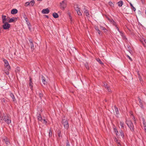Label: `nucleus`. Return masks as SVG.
Here are the masks:
<instances>
[{
	"label": "nucleus",
	"instance_id": "obj_1",
	"mask_svg": "<svg viewBox=\"0 0 146 146\" xmlns=\"http://www.w3.org/2000/svg\"><path fill=\"white\" fill-rule=\"evenodd\" d=\"M0 119L4 121L8 124H9L11 123V120L9 115L4 113L1 115L0 113Z\"/></svg>",
	"mask_w": 146,
	"mask_h": 146
},
{
	"label": "nucleus",
	"instance_id": "obj_2",
	"mask_svg": "<svg viewBox=\"0 0 146 146\" xmlns=\"http://www.w3.org/2000/svg\"><path fill=\"white\" fill-rule=\"evenodd\" d=\"M126 123L132 132H134V127L132 122L130 121H126Z\"/></svg>",
	"mask_w": 146,
	"mask_h": 146
},
{
	"label": "nucleus",
	"instance_id": "obj_3",
	"mask_svg": "<svg viewBox=\"0 0 146 146\" xmlns=\"http://www.w3.org/2000/svg\"><path fill=\"white\" fill-rule=\"evenodd\" d=\"M62 123L66 129H67L68 128L69 125L68 122L67 120L66 119L65 117H64L63 118Z\"/></svg>",
	"mask_w": 146,
	"mask_h": 146
},
{
	"label": "nucleus",
	"instance_id": "obj_4",
	"mask_svg": "<svg viewBox=\"0 0 146 146\" xmlns=\"http://www.w3.org/2000/svg\"><path fill=\"white\" fill-rule=\"evenodd\" d=\"M60 8L63 10H64L67 6L66 1H63L60 3Z\"/></svg>",
	"mask_w": 146,
	"mask_h": 146
},
{
	"label": "nucleus",
	"instance_id": "obj_5",
	"mask_svg": "<svg viewBox=\"0 0 146 146\" xmlns=\"http://www.w3.org/2000/svg\"><path fill=\"white\" fill-rule=\"evenodd\" d=\"M4 61L5 63V69H7L8 70H10V67L7 61L4 59Z\"/></svg>",
	"mask_w": 146,
	"mask_h": 146
},
{
	"label": "nucleus",
	"instance_id": "obj_6",
	"mask_svg": "<svg viewBox=\"0 0 146 146\" xmlns=\"http://www.w3.org/2000/svg\"><path fill=\"white\" fill-rule=\"evenodd\" d=\"M4 23V24L3 26V29L5 30L9 29L10 27V25L7 22Z\"/></svg>",
	"mask_w": 146,
	"mask_h": 146
},
{
	"label": "nucleus",
	"instance_id": "obj_7",
	"mask_svg": "<svg viewBox=\"0 0 146 146\" xmlns=\"http://www.w3.org/2000/svg\"><path fill=\"white\" fill-rule=\"evenodd\" d=\"M3 141L5 142L6 146H9L10 145V143L7 137H5V138L3 139Z\"/></svg>",
	"mask_w": 146,
	"mask_h": 146
},
{
	"label": "nucleus",
	"instance_id": "obj_8",
	"mask_svg": "<svg viewBox=\"0 0 146 146\" xmlns=\"http://www.w3.org/2000/svg\"><path fill=\"white\" fill-rule=\"evenodd\" d=\"M109 20V19H108ZM111 23L113 25H114L116 27V28L117 29V31H119V29L117 27L116 23L113 20H110Z\"/></svg>",
	"mask_w": 146,
	"mask_h": 146
},
{
	"label": "nucleus",
	"instance_id": "obj_9",
	"mask_svg": "<svg viewBox=\"0 0 146 146\" xmlns=\"http://www.w3.org/2000/svg\"><path fill=\"white\" fill-rule=\"evenodd\" d=\"M42 13L43 14H48L49 12V10L48 8L43 9L42 11Z\"/></svg>",
	"mask_w": 146,
	"mask_h": 146
},
{
	"label": "nucleus",
	"instance_id": "obj_10",
	"mask_svg": "<svg viewBox=\"0 0 146 146\" xmlns=\"http://www.w3.org/2000/svg\"><path fill=\"white\" fill-rule=\"evenodd\" d=\"M33 83L32 82V79L30 78V80H29V86L30 87V89L31 90H33Z\"/></svg>",
	"mask_w": 146,
	"mask_h": 146
},
{
	"label": "nucleus",
	"instance_id": "obj_11",
	"mask_svg": "<svg viewBox=\"0 0 146 146\" xmlns=\"http://www.w3.org/2000/svg\"><path fill=\"white\" fill-rule=\"evenodd\" d=\"M6 16L5 15H3L2 16V19L3 23H5L7 22V19L6 18Z\"/></svg>",
	"mask_w": 146,
	"mask_h": 146
},
{
	"label": "nucleus",
	"instance_id": "obj_12",
	"mask_svg": "<svg viewBox=\"0 0 146 146\" xmlns=\"http://www.w3.org/2000/svg\"><path fill=\"white\" fill-rule=\"evenodd\" d=\"M18 12L17 10L16 9H13L11 10V13L12 14H16Z\"/></svg>",
	"mask_w": 146,
	"mask_h": 146
},
{
	"label": "nucleus",
	"instance_id": "obj_13",
	"mask_svg": "<svg viewBox=\"0 0 146 146\" xmlns=\"http://www.w3.org/2000/svg\"><path fill=\"white\" fill-rule=\"evenodd\" d=\"M41 80H42V82L44 84H45L46 83V82L45 81V78L43 76H42V77H41Z\"/></svg>",
	"mask_w": 146,
	"mask_h": 146
},
{
	"label": "nucleus",
	"instance_id": "obj_14",
	"mask_svg": "<svg viewBox=\"0 0 146 146\" xmlns=\"http://www.w3.org/2000/svg\"><path fill=\"white\" fill-rule=\"evenodd\" d=\"M118 31L120 35H121V36L123 38L126 39L125 36L124 35L123 32L120 31L119 30V31Z\"/></svg>",
	"mask_w": 146,
	"mask_h": 146
},
{
	"label": "nucleus",
	"instance_id": "obj_15",
	"mask_svg": "<svg viewBox=\"0 0 146 146\" xmlns=\"http://www.w3.org/2000/svg\"><path fill=\"white\" fill-rule=\"evenodd\" d=\"M10 95L11 97L12 98L13 101L14 102H15V101L16 100L13 94L12 93H11L10 94Z\"/></svg>",
	"mask_w": 146,
	"mask_h": 146
},
{
	"label": "nucleus",
	"instance_id": "obj_16",
	"mask_svg": "<svg viewBox=\"0 0 146 146\" xmlns=\"http://www.w3.org/2000/svg\"><path fill=\"white\" fill-rule=\"evenodd\" d=\"M118 6L119 7H121L123 5V2L121 1H120L117 3Z\"/></svg>",
	"mask_w": 146,
	"mask_h": 146
},
{
	"label": "nucleus",
	"instance_id": "obj_17",
	"mask_svg": "<svg viewBox=\"0 0 146 146\" xmlns=\"http://www.w3.org/2000/svg\"><path fill=\"white\" fill-rule=\"evenodd\" d=\"M52 15L55 18H56L58 17V15L56 13H53L52 14Z\"/></svg>",
	"mask_w": 146,
	"mask_h": 146
},
{
	"label": "nucleus",
	"instance_id": "obj_18",
	"mask_svg": "<svg viewBox=\"0 0 146 146\" xmlns=\"http://www.w3.org/2000/svg\"><path fill=\"white\" fill-rule=\"evenodd\" d=\"M39 121H42V119L40 115L39 114L37 117Z\"/></svg>",
	"mask_w": 146,
	"mask_h": 146
},
{
	"label": "nucleus",
	"instance_id": "obj_19",
	"mask_svg": "<svg viewBox=\"0 0 146 146\" xmlns=\"http://www.w3.org/2000/svg\"><path fill=\"white\" fill-rule=\"evenodd\" d=\"M15 18L14 17L10 19L8 22L9 23L13 22L15 21Z\"/></svg>",
	"mask_w": 146,
	"mask_h": 146
},
{
	"label": "nucleus",
	"instance_id": "obj_20",
	"mask_svg": "<svg viewBox=\"0 0 146 146\" xmlns=\"http://www.w3.org/2000/svg\"><path fill=\"white\" fill-rule=\"evenodd\" d=\"M120 125L121 127L122 128L124 129V124L123 122L120 121Z\"/></svg>",
	"mask_w": 146,
	"mask_h": 146
},
{
	"label": "nucleus",
	"instance_id": "obj_21",
	"mask_svg": "<svg viewBox=\"0 0 146 146\" xmlns=\"http://www.w3.org/2000/svg\"><path fill=\"white\" fill-rule=\"evenodd\" d=\"M95 29L97 31L99 35H100L101 34V32L98 29V27H95Z\"/></svg>",
	"mask_w": 146,
	"mask_h": 146
},
{
	"label": "nucleus",
	"instance_id": "obj_22",
	"mask_svg": "<svg viewBox=\"0 0 146 146\" xmlns=\"http://www.w3.org/2000/svg\"><path fill=\"white\" fill-rule=\"evenodd\" d=\"M119 132L120 133L122 137L123 138L124 136L123 132L122 131V130H120Z\"/></svg>",
	"mask_w": 146,
	"mask_h": 146
},
{
	"label": "nucleus",
	"instance_id": "obj_23",
	"mask_svg": "<svg viewBox=\"0 0 146 146\" xmlns=\"http://www.w3.org/2000/svg\"><path fill=\"white\" fill-rule=\"evenodd\" d=\"M84 13L86 14V15L87 17L89 15V12L87 10H85L84 11Z\"/></svg>",
	"mask_w": 146,
	"mask_h": 146
},
{
	"label": "nucleus",
	"instance_id": "obj_24",
	"mask_svg": "<svg viewBox=\"0 0 146 146\" xmlns=\"http://www.w3.org/2000/svg\"><path fill=\"white\" fill-rule=\"evenodd\" d=\"M77 12V13L80 16H81L82 15V13L81 12H80V9L79 10H78L77 11H76Z\"/></svg>",
	"mask_w": 146,
	"mask_h": 146
},
{
	"label": "nucleus",
	"instance_id": "obj_25",
	"mask_svg": "<svg viewBox=\"0 0 146 146\" xmlns=\"http://www.w3.org/2000/svg\"><path fill=\"white\" fill-rule=\"evenodd\" d=\"M35 3V1L34 0H33L31 1L30 3V4L32 6H33Z\"/></svg>",
	"mask_w": 146,
	"mask_h": 146
},
{
	"label": "nucleus",
	"instance_id": "obj_26",
	"mask_svg": "<svg viewBox=\"0 0 146 146\" xmlns=\"http://www.w3.org/2000/svg\"><path fill=\"white\" fill-rule=\"evenodd\" d=\"M97 61L100 64H103V63L101 61L100 59L98 58L97 59Z\"/></svg>",
	"mask_w": 146,
	"mask_h": 146
},
{
	"label": "nucleus",
	"instance_id": "obj_27",
	"mask_svg": "<svg viewBox=\"0 0 146 146\" xmlns=\"http://www.w3.org/2000/svg\"><path fill=\"white\" fill-rule=\"evenodd\" d=\"M114 131L116 133V135L117 136L118 135L117 133H118V131L116 128H114Z\"/></svg>",
	"mask_w": 146,
	"mask_h": 146
},
{
	"label": "nucleus",
	"instance_id": "obj_28",
	"mask_svg": "<svg viewBox=\"0 0 146 146\" xmlns=\"http://www.w3.org/2000/svg\"><path fill=\"white\" fill-rule=\"evenodd\" d=\"M4 70L5 71V73H6V74L7 75H8L9 74V70H7V69H5Z\"/></svg>",
	"mask_w": 146,
	"mask_h": 146
},
{
	"label": "nucleus",
	"instance_id": "obj_29",
	"mask_svg": "<svg viewBox=\"0 0 146 146\" xmlns=\"http://www.w3.org/2000/svg\"><path fill=\"white\" fill-rule=\"evenodd\" d=\"M130 4L131 6L133 8V11H135L136 10L135 8L133 6L132 4L131 3H130Z\"/></svg>",
	"mask_w": 146,
	"mask_h": 146
},
{
	"label": "nucleus",
	"instance_id": "obj_30",
	"mask_svg": "<svg viewBox=\"0 0 146 146\" xmlns=\"http://www.w3.org/2000/svg\"><path fill=\"white\" fill-rule=\"evenodd\" d=\"M52 131L50 129L49 130V137H51L52 136Z\"/></svg>",
	"mask_w": 146,
	"mask_h": 146
},
{
	"label": "nucleus",
	"instance_id": "obj_31",
	"mask_svg": "<svg viewBox=\"0 0 146 146\" xmlns=\"http://www.w3.org/2000/svg\"><path fill=\"white\" fill-rule=\"evenodd\" d=\"M130 113L131 115L132 116V119H133L134 121H135V118L134 116H133V115L132 114V112H131V111L130 112Z\"/></svg>",
	"mask_w": 146,
	"mask_h": 146
},
{
	"label": "nucleus",
	"instance_id": "obj_32",
	"mask_svg": "<svg viewBox=\"0 0 146 146\" xmlns=\"http://www.w3.org/2000/svg\"><path fill=\"white\" fill-rule=\"evenodd\" d=\"M109 5L111 6L112 7L113 6V4L111 2H109Z\"/></svg>",
	"mask_w": 146,
	"mask_h": 146
},
{
	"label": "nucleus",
	"instance_id": "obj_33",
	"mask_svg": "<svg viewBox=\"0 0 146 146\" xmlns=\"http://www.w3.org/2000/svg\"><path fill=\"white\" fill-rule=\"evenodd\" d=\"M100 27L101 29L103 31H106V29L104 27H103L101 26H100Z\"/></svg>",
	"mask_w": 146,
	"mask_h": 146
},
{
	"label": "nucleus",
	"instance_id": "obj_34",
	"mask_svg": "<svg viewBox=\"0 0 146 146\" xmlns=\"http://www.w3.org/2000/svg\"><path fill=\"white\" fill-rule=\"evenodd\" d=\"M44 124H46L47 123V121L45 119H42V121Z\"/></svg>",
	"mask_w": 146,
	"mask_h": 146
},
{
	"label": "nucleus",
	"instance_id": "obj_35",
	"mask_svg": "<svg viewBox=\"0 0 146 146\" xmlns=\"http://www.w3.org/2000/svg\"><path fill=\"white\" fill-rule=\"evenodd\" d=\"M58 136L59 137H62V135H61V133L60 131L58 132Z\"/></svg>",
	"mask_w": 146,
	"mask_h": 146
},
{
	"label": "nucleus",
	"instance_id": "obj_36",
	"mask_svg": "<svg viewBox=\"0 0 146 146\" xmlns=\"http://www.w3.org/2000/svg\"><path fill=\"white\" fill-rule=\"evenodd\" d=\"M30 5V3L29 2H26L25 5V6H27L29 5Z\"/></svg>",
	"mask_w": 146,
	"mask_h": 146
},
{
	"label": "nucleus",
	"instance_id": "obj_37",
	"mask_svg": "<svg viewBox=\"0 0 146 146\" xmlns=\"http://www.w3.org/2000/svg\"><path fill=\"white\" fill-rule=\"evenodd\" d=\"M30 45L31 46V48L32 49H34V46L33 43V44H30Z\"/></svg>",
	"mask_w": 146,
	"mask_h": 146
},
{
	"label": "nucleus",
	"instance_id": "obj_38",
	"mask_svg": "<svg viewBox=\"0 0 146 146\" xmlns=\"http://www.w3.org/2000/svg\"><path fill=\"white\" fill-rule=\"evenodd\" d=\"M106 88L107 89V90L108 91V92H111V90L110 88L109 87H108V86Z\"/></svg>",
	"mask_w": 146,
	"mask_h": 146
},
{
	"label": "nucleus",
	"instance_id": "obj_39",
	"mask_svg": "<svg viewBox=\"0 0 146 146\" xmlns=\"http://www.w3.org/2000/svg\"><path fill=\"white\" fill-rule=\"evenodd\" d=\"M103 86L106 88V87L108 86H107V84L106 83H105V82H104V83H103Z\"/></svg>",
	"mask_w": 146,
	"mask_h": 146
},
{
	"label": "nucleus",
	"instance_id": "obj_40",
	"mask_svg": "<svg viewBox=\"0 0 146 146\" xmlns=\"http://www.w3.org/2000/svg\"><path fill=\"white\" fill-rule=\"evenodd\" d=\"M66 145V146H70V145L69 143L68 140L67 141Z\"/></svg>",
	"mask_w": 146,
	"mask_h": 146
},
{
	"label": "nucleus",
	"instance_id": "obj_41",
	"mask_svg": "<svg viewBox=\"0 0 146 146\" xmlns=\"http://www.w3.org/2000/svg\"><path fill=\"white\" fill-rule=\"evenodd\" d=\"M75 9L76 11L78 10H79L80 9V8L77 5L76 7L75 8Z\"/></svg>",
	"mask_w": 146,
	"mask_h": 146
},
{
	"label": "nucleus",
	"instance_id": "obj_42",
	"mask_svg": "<svg viewBox=\"0 0 146 146\" xmlns=\"http://www.w3.org/2000/svg\"><path fill=\"white\" fill-rule=\"evenodd\" d=\"M39 97L41 98L43 96V94L41 93H39Z\"/></svg>",
	"mask_w": 146,
	"mask_h": 146
},
{
	"label": "nucleus",
	"instance_id": "obj_43",
	"mask_svg": "<svg viewBox=\"0 0 146 146\" xmlns=\"http://www.w3.org/2000/svg\"><path fill=\"white\" fill-rule=\"evenodd\" d=\"M26 23L27 25L28 26H31V24L28 21L27 22H26Z\"/></svg>",
	"mask_w": 146,
	"mask_h": 146
},
{
	"label": "nucleus",
	"instance_id": "obj_44",
	"mask_svg": "<svg viewBox=\"0 0 146 146\" xmlns=\"http://www.w3.org/2000/svg\"><path fill=\"white\" fill-rule=\"evenodd\" d=\"M115 111L117 114H118L119 111L117 108H115Z\"/></svg>",
	"mask_w": 146,
	"mask_h": 146
},
{
	"label": "nucleus",
	"instance_id": "obj_45",
	"mask_svg": "<svg viewBox=\"0 0 146 146\" xmlns=\"http://www.w3.org/2000/svg\"><path fill=\"white\" fill-rule=\"evenodd\" d=\"M23 17L25 19V18H26L27 17L26 16V15L24 13L23 15Z\"/></svg>",
	"mask_w": 146,
	"mask_h": 146
},
{
	"label": "nucleus",
	"instance_id": "obj_46",
	"mask_svg": "<svg viewBox=\"0 0 146 146\" xmlns=\"http://www.w3.org/2000/svg\"><path fill=\"white\" fill-rule=\"evenodd\" d=\"M140 106L142 108H143L144 107H143V104H140Z\"/></svg>",
	"mask_w": 146,
	"mask_h": 146
},
{
	"label": "nucleus",
	"instance_id": "obj_47",
	"mask_svg": "<svg viewBox=\"0 0 146 146\" xmlns=\"http://www.w3.org/2000/svg\"><path fill=\"white\" fill-rule=\"evenodd\" d=\"M25 20L26 22H27V21H28V19L27 17H26V18H25Z\"/></svg>",
	"mask_w": 146,
	"mask_h": 146
},
{
	"label": "nucleus",
	"instance_id": "obj_48",
	"mask_svg": "<svg viewBox=\"0 0 146 146\" xmlns=\"http://www.w3.org/2000/svg\"><path fill=\"white\" fill-rule=\"evenodd\" d=\"M127 57H128V58H129V59L131 61H132V59H131V58L128 55H127Z\"/></svg>",
	"mask_w": 146,
	"mask_h": 146
},
{
	"label": "nucleus",
	"instance_id": "obj_49",
	"mask_svg": "<svg viewBox=\"0 0 146 146\" xmlns=\"http://www.w3.org/2000/svg\"><path fill=\"white\" fill-rule=\"evenodd\" d=\"M29 41L30 43V44H33V41L32 40L30 39L29 40Z\"/></svg>",
	"mask_w": 146,
	"mask_h": 146
},
{
	"label": "nucleus",
	"instance_id": "obj_50",
	"mask_svg": "<svg viewBox=\"0 0 146 146\" xmlns=\"http://www.w3.org/2000/svg\"><path fill=\"white\" fill-rule=\"evenodd\" d=\"M139 79L140 81H141L142 80V79L141 76H139Z\"/></svg>",
	"mask_w": 146,
	"mask_h": 146
},
{
	"label": "nucleus",
	"instance_id": "obj_51",
	"mask_svg": "<svg viewBox=\"0 0 146 146\" xmlns=\"http://www.w3.org/2000/svg\"><path fill=\"white\" fill-rule=\"evenodd\" d=\"M144 128L145 132L146 133V126H144Z\"/></svg>",
	"mask_w": 146,
	"mask_h": 146
},
{
	"label": "nucleus",
	"instance_id": "obj_52",
	"mask_svg": "<svg viewBox=\"0 0 146 146\" xmlns=\"http://www.w3.org/2000/svg\"><path fill=\"white\" fill-rule=\"evenodd\" d=\"M143 126H146V123L144 121H143Z\"/></svg>",
	"mask_w": 146,
	"mask_h": 146
},
{
	"label": "nucleus",
	"instance_id": "obj_53",
	"mask_svg": "<svg viewBox=\"0 0 146 146\" xmlns=\"http://www.w3.org/2000/svg\"><path fill=\"white\" fill-rule=\"evenodd\" d=\"M5 100H6L5 99L3 98L2 99V102H5Z\"/></svg>",
	"mask_w": 146,
	"mask_h": 146
},
{
	"label": "nucleus",
	"instance_id": "obj_54",
	"mask_svg": "<svg viewBox=\"0 0 146 146\" xmlns=\"http://www.w3.org/2000/svg\"><path fill=\"white\" fill-rule=\"evenodd\" d=\"M28 27L29 29V30L30 31H31V26H29Z\"/></svg>",
	"mask_w": 146,
	"mask_h": 146
},
{
	"label": "nucleus",
	"instance_id": "obj_55",
	"mask_svg": "<svg viewBox=\"0 0 146 146\" xmlns=\"http://www.w3.org/2000/svg\"><path fill=\"white\" fill-rule=\"evenodd\" d=\"M69 18L70 20H71L72 19V17H71L70 15H69Z\"/></svg>",
	"mask_w": 146,
	"mask_h": 146
},
{
	"label": "nucleus",
	"instance_id": "obj_56",
	"mask_svg": "<svg viewBox=\"0 0 146 146\" xmlns=\"http://www.w3.org/2000/svg\"><path fill=\"white\" fill-rule=\"evenodd\" d=\"M118 146H121V145L119 143V142L118 143Z\"/></svg>",
	"mask_w": 146,
	"mask_h": 146
},
{
	"label": "nucleus",
	"instance_id": "obj_57",
	"mask_svg": "<svg viewBox=\"0 0 146 146\" xmlns=\"http://www.w3.org/2000/svg\"><path fill=\"white\" fill-rule=\"evenodd\" d=\"M138 100H139V102H141V99H140V98H139V99H138Z\"/></svg>",
	"mask_w": 146,
	"mask_h": 146
},
{
	"label": "nucleus",
	"instance_id": "obj_58",
	"mask_svg": "<svg viewBox=\"0 0 146 146\" xmlns=\"http://www.w3.org/2000/svg\"><path fill=\"white\" fill-rule=\"evenodd\" d=\"M145 42V43L146 44V40H144Z\"/></svg>",
	"mask_w": 146,
	"mask_h": 146
},
{
	"label": "nucleus",
	"instance_id": "obj_59",
	"mask_svg": "<svg viewBox=\"0 0 146 146\" xmlns=\"http://www.w3.org/2000/svg\"><path fill=\"white\" fill-rule=\"evenodd\" d=\"M139 102L140 104H143L142 101L140 102Z\"/></svg>",
	"mask_w": 146,
	"mask_h": 146
},
{
	"label": "nucleus",
	"instance_id": "obj_60",
	"mask_svg": "<svg viewBox=\"0 0 146 146\" xmlns=\"http://www.w3.org/2000/svg\"><path fill=\"white\" fill-rule=\"evenodd\" d=\"M46 17H47V18H48V16L47 15L46 16Z\"/></svg>",
	"mask_w": 146,
	"mask_h": 146
},
{
	"label": "nucleus",
	"instance_id": "obj_61",
	"mask_svg": "<svg viewBox=\"0 0 146 146\" xmlns=\"http://www.w3.org/2000/svg\"><path fill=\"white\" fill-rule=\"evenodd\" d=\"M145 14L146 15V10H145Z\"/></svg>",
	"mask_w": 146,
	"mask_h": 146
}]
</instances>
